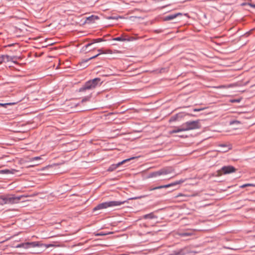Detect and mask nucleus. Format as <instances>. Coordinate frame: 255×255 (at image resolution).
<instances>
[{"label": "nucleus", "instance_id": "1", "mask_svg": "<svg viewBox=\"0 0 255 255\" xmlns=\"http://www.w3.org/2000/svg\"><path fill=\"white\" fill-rule=\"evenodd\" d=\"M24 196L23 195L20 196H15L13 195H7L0 197V205H2L6 204H16L19 202Z\"/></svg>", "mask_w": 255, "mask_h": 255}, {"label": "nucleus", "instance_id": "2", "mask_svg": "<svg viewBox=\"0 0 255 255\" xmlns=\"http://www.w3.org/2000/svg\"><path fill=\"white\" fill-rule=\"evenodd\" d=\"M126 202V201H111L106 202H104L98 205L96 207H95L94 208L93 210L97 211L99 210L107 209L108 208H112L114 207L120 206Z\"/></svg>", "mask_w": 255, "mask_h": 255}, {"label": "nucleus", "instance_id": "3", "mask_svg": "<svg viewBox=\"0 0 255 255\" xmlns=\"http://www.w3.org/2000/svg\"><path fill=\"white\" fill-rule=\"evenodd\" d=\"M183 131H187L199 129L201 125L199 120L194 121H189L185 123L181 126Z\"/></svg>", "mask_w": 255, "mask_h": 255}, {"label": "nucleus", "instance_id": "4", "mask_svg": "<svg viewBox=\"0 0 255 255\" xmlns=\"http://www.w3.org/2000/svg\"><path fill=\"white\" fill-rule=\"evenodd\" d=\"M236 171V169L232 166H225L221 169L218 170L216 173L213 174V176L219 177L223 174H227L233 173Z\"/></svg>", "mask_w": 255, "mask_h": 255}, {"label": "nucleus", "instance_id": "5", "mask_svg": "<svg viewBox=\"0 0 255 255\" xmlns=\"http://www.w3.org/2000/svg\"><path fill=\"white\" fill-rule=\"evenodd\" d=\"M100 81V79L97 78L87 82L84 86L81 88L80 91H84L86 90H90L95 88L98 83Z\"/></svg>", "mask_w": 255, "mask_h": 255}, {"label": "nucleus", "instance_id": "6", "mask_svg": "<svg viewBox=\"0 0 255 255\" xmlns=\"http://www.w3.org/2000/svg\"><path fill=\"white\" fill-rule=\"evenodd\" d=\"M0 63L2 62H6L9 61H12L14 63H16V60L18 59H21V57L18 56H10L7 55H3L0 56Z\"/></svg>", "mask_w": 255, "mask_h": 255}, {"label": "nucleus", "instance_id": "7", "mask_svg": "<svg viewBox=\"0 0 255 255\" xmlns=\"http://www.w3.org/2000/svg\"><path fill=\"white\" fill-rule=\"evenodd\" d=\"M184 181H185L184 180L180 179L178 181H175L173 183H170V184H168L167 185H161V186L155 187H154L152 188H149V190L150 191H152V190L162 189V188H168L170 187H172V186H176V185H177L179 184H181L183 183Z\"/></svg>", "mask_w": 255, "mask_h": 255}, {"label": "nucleus", "instance_id": "8", "mask_svg": "<svg viewBox=\"0 0 255 255\" xmlns=\"http://www.w3.org/2000/svg\"><path fill=\"white\" fill-rule=\"evenodd\" d=\"M136 157H131V158H128V159H125V160H123L121 162H119L117 164H112L108 168V171H113L115 170H116L118 167H119L120 165L126 163L128 161H129L132 159H133L134 158H135Z\"/></svg>", "mask_w": 255, "mask_h": 255}, {"label": "nucleus", "instance_id": "9", "mask_svg": "<svg viewBox=\"0 0 255 255\" xmlns=\"http://www.w3.org/2000/svg\"><path fill=\"white\" fill-rule=\"evenodd\" d=\"M161 175H167L174 171V169L171 167H165L160 170Z\"/></svg>", "mask_w": 255, "mask_h": 255}, {"label": "nucleus", "instance_id": "10", "mask_svg": "<svg viewBox=\"0 0 255 255\" xmlns=\"http://www.w3.org/2000/svg\"><path fill=\"white\" fill-rule=\"evenodd\" d=\"M27 243V247L28 248L30 247H41L42 245H40L39 242H30V243Z\"/></svg>", "mask_w": 255, "mask_h": 255}, {"label": "nucleus", "instance_id": "11", "mask_svg": "<svg viewBox=\"0 0 255 255\" xmlns=\"http://www.w3.org/2000/svg\"><path fill=\"white\" fill-rule=\"evenodd\" d=\"M182 14L181 13H178L176 14H171L165 17V19L166 20H170L176 18L178 15H181Z\"/></svg>", "mask_w": 255, "mask_h": 255}, {"label": "nucleus", "instance_id": "12", "mask_svg": "<svg viewBox=\"0 0 255 255\" xmlns=\"http://www.w3.org/2000/svg\"><path fill=\"white\" fill-rule=\"evenodd\" d=\"M180 131H183L182 127H176L174 129L169 131V133L171 134L174 133L179 132Z\"/></svg>", "mask_w": 255, "mask_h": 255}, {"label": "nucleus", "instance_id": "13", "mask_svg": "<svg viewBox=\"0 0 255 255\" xmlns=\"http://www.w3.org/2000/svg\"><path fill=\"white\" fill-rule=\"evenodd\" d=\"M179 197H181V199L179 200L180 201H186L187 200L188 196L186 195L179 194L178 195L175 197V198H177Z\"/></svg>", "mask_w": 255, "mask_h": 255}, {"label": "nucleus", "instance_id": "14", "mask_svg": "<svg viewBox=\"0 0 255 255\" xmlns=\"http://www.w3.org/2000/svg\"><path fill=\"white\" fill-rule=\"evenodd\" d=\"M15 170H8V169H4L0 171V173H4V174H13L14 173Z\"/></svg>", "mask_w": 255, "mask_h": 255}, {"label": "nucleus", "instance_id": "15", "mask_svg": "<svg viewBox=\"0 0 255 255\" xmlns=\"http://www.w3.org/2000/svg\"><path fill=\"white\" fill-rule=\"evenodd\" d=\"M161 175L160 170L150 174L149 177H155Z\"/></svg>", "mask_w": 255, "mask_h": 255}, {"label": "nucleus", "instance_id": "16", "mask_svg": "<svg viewBox=\"0 0 255 255\" xmlns=\"http://www.w3.org/2000/svg\"><path fill=\"white\" fill-rule=\"evenodd\" d=\"M104 40L102 38H98V39H95L93 40V42L91 43H88V44L85 45V47L87 48L89 47V46L91 45L94 43H97V42H100L102 41H103Z\"/></svg>", "mask_w": 255, "mask_h": 255}, {"label": "nucleus", "instance_id": "17", "mask_svg": "<svg viewBox=\"0 0 255 255\" xmlns=\"http://www.w3.org/2000/svg\"><path fill=\"white\" fill-rule=\"evenodd\" d=\"M99 19V17L96 15H92L87 18V20L90 22L94 21Z\"/></svg>", "mask_w": 255, "mask_h": 255}, {"label": "nucleus", "instance_id": "18", "mask_svg": "<svg viewBox=\"0 0 255 255\" xmlns=\"http://www.w3.org/2000/svg\"><path fill=\"white\" fill-rule=\"evenodd\" d=\"M143 218L144 219H148V218L152 219L154 218V215H153V213H150L148 214L145 215L143 216Z\"/></svg>", "mask_w": 255, "mask_h": 255}, {"label": "nucleus", "instance_id": "19", "mask_svg": "<svg viewBox=\"0 0 255 255\" xmlns=\"http://www.w3.org/2000/svg\"><path fill=\"white\" fill-rule=\"evenodd\" d=\"M17 248H25V249H27L28 248V247H27V243H23V244H19L16 247Z\"/></svg>", "mask_w": 255, "mask_h": 255}, {"label": "nucleus", "instance_id": "20", "mask_svg": "<svg viewBox=\"0 0 255 255\" xmlns=\"http://www.w3.org/2000/svg\"><path fill=\"white\" fill-rule=\"evenodd\" d=\"M248 186H253V187H255V184H250V183H248V184H244V185H242L240 186V188H245L246 187H248Z\"/></svg>", "mask_w": 255, "mask_h": 255}, {"label": "nucleus", "instance_id": "21", "mask_svg": "<svg viewBox=\"0 0 255 255\" xmlns=\"http://www.w3.org/2000/svg\"><path fill=\"white\" fill-rule=\"evenodd\" d=\"M192 235L193 234L192 233H183L180 234V235L182 237L190 236Z\"/></svg>", "mask_w": 255, "mask_h": 255}, {"label": "nucleus", "instance_id": "22", "mask_svg": "<svg viewBox=\"0 0 255 255\" xmlns=\"http://www.w3.org/2000/svg\"><path fill=\"white\" fill-rule=\"evenodd\" d=\"M13 104H14V103H5V104L0 103V106L6 107V105H13Z\"/></svg>", "mask_w": 255, "mask_h": 255}, {"label": "nucleus", "instance_id": "23", "mask_svg": "<svg viewBox=\"0 0 255 255\" xmlns=\"http://www.w3.org/2000/svg\"><path fill=\"white\" fill-rule=\"evenodd\" d=\"M100 55H101V53H99V54H98L96 55L95 56H93V57H90V58H89L88 59L86 60H85V62H88L89 60L94 59V58H95L97 57H98V56H99Z\"/></svg>", "mask_w": 255, "mask_h": 255}, {"label": "nucleus", "instance_id": "24", "mask_svg": "<svg viewBox=\"0 0 255 255\" xmlns=\"http://www.w3.org/2000/svg\"><path fill=\"white\" fill-rule=\"evenodd\" d=\"M113 40H116V41H124V40H125V39L122 38L121 37H118L115 38L113 39Z\"/></svg>", "mask_w": 255, "mask_h": 255}, {"label": "nucleus", "instance_id": "25", "mask_svg": "<svg viewBox=\"0 0 255 255\" xmlns=\"http://www.w3.org/2000/svg\"><path fill=\"white\" fill-rule=\"evenodd\" d=\"M41 158L40 156L34 157L31 159V161L37 160L41 159Z\"/></svg>", "mask_w": 255, "mask_h": 255}, {"label": "nucleus", "instance_id": "26", "mask_svg": "<svg viewBox=\"0 0 255 255\" xmlns=\"http://www.w3.org/2000/svg\"><path fill=\"white\" fill-rule=\"evenodd\" d=\"M102 53L103 54H112V50H111L110 49H108V50H106V51H105L104 52H103Z\"/></svg>", "mask_w": 255, "mask_h": 255}, {"label": "nucleus", "instance_id": "27", "mask_svg": "<svg viewBox=\"0 0 255 255\" xmlns=\"http://www.w3.org/2000/svg\"><path fill=\"white\" fill-rule=\"evenodd\" d=\"M147 196L146 195H143V196H141L140 197H133V198H132L131 199H140L141 198H144V197H146Z\"/></svg>", "mask_w": 255, "mask_h": 255}, {"label": "nucleus", "instance_id": "28", "mask_svg": "<svg viewBox=\"0 0 255 255\" xmlns=\"http://www.w3.org/2000/svg\"><path fill=\"white\" fill-rule=\"evenodd\" d=\"M42 246H44L45 248H48L50 247H53V246H54V245H53L52 244H48V245L45 244V245H42Z\"/></svg>", "mask_w": 255, "mask_h": 255}, {"label": "nucleus", "instance_id": "29", "mask_svg": "<svg viewBox=\"0 0 255 255\" xmlns=\"http://www.w3.org/2000/svg\"><path fill=\"white\" fill-rule=\"evenodd\" d=\"M231 87V85H228V86L222 85V86H219V88H229Z\"/></svg>", "mask_w": 255, "mask_h": 255}, {"label": "nucleus", "instance_id": "30", "mask_svg": "<svg viewBox=\"0 0 255 255\" xmlns=\"http://www.w3.org/2000/svg\"><path fill=\"white\" fill-rule=\"evenodd\" d=\"M240 99H236V100H232L230 101V102L231 103H235V102H237V103H239L240 102Z\"/></svg>", "mask_w": 255, "mask_h": 255}, {"label": "nucleus", "instance_id": "31", "mask_svg": "<svg viewBox=\"0 0 255 255\" xmlns=\"http://www.w3.org/2000/svg\"><path fill=\"white\" fill-rule=\"evenodd\" d=\"M176 120V117H172L170 120H169V122H173V121H175Z\"/></svg>", "mask_w": 255, "mask_h": 255}, {"label": "nucleus", "instance_id": "32", "mask_svg": "<svg viewBox=\"0 0 255 255\" xmlns=\"http://www.w3.org/2000/svg\"><path fill=\"white\" fill-rule=\"evenodd\" d=\"M204 109V108H203V109H194L193 110V111L194 112H199V111H202V110H203Z\"/></svg>", "mask_w": 255, "mask_h": 255}, {"label": "nucleus", "instance_id": "33", "mask_svg": "<svg viewBox=\"0 0 255 255\" xmlns=\"http://www.w3.org/2000/svg\"><path fill=\"white\" fill-rule=\"evenodd\" d=\"M98 51L100 52L99 53H101V54H103V52H104V51H103L102 49H99Z\"/></svg>", "mask_w": 255, "mask_h": 255}, {"label": "nucleus", "instance_id": "34", "mask_svg": "<svg viewBox=\"0 0 255 255\" xmlns=\"http://www.w3.org/2000/svg\"><path fill=\"white\" fill-rule=\"evenodd\" d=\"M251 6L253 7H255V4H251Z\"/></svg>", "mask_w": 255, "mask_h": 255}, {"label": "nucleus", "instance_id": "35", "mask_svg": "<svg viewBox=\"0 0 255 255\" xmlns=\"http://www.w3.org/2000/svg\"><path fill=\"white\" fill-rule=\"evenodd\" d=\"M227 151V150H223V152H226V151Z\"/></svg>", "mask_w": 255, "mask_h": 255}, {"label": "nucleus", "instance_id": "36", "mask_svg": "<svg viewBox=\"0 0 255 255\" xmlns=\"http://www.w3.org/2000/svg\"><path fill=\"white\" fill-rule=\"evenodd\" d=\"M112 19H117V18H112Z\"/></svg>", "mask_w": 255, "mask_h": 255}, {"label": "nucleus", "instance_id": "37", "mask_svg": "<svg viewBox=\"0 0 255 255\" xmlns=\"http://www.w3.org/2000/svg\"><path fill=\"white\" fill-rule=\"evenodd\" d=\"M179 255V253H178V254L177 255Z\"/></svg>", "mask_w": 255, "mask_h": 255}, {"label": "nucleus", "instance_id": "38", "mask_svg": "<svg viewBox=\"0 0 255 255\" xmlns=\"http://www.w3.org/2000/svg\"><path fill=\"white\" fill-rule=\"evenodd\" d=\"M0 60H1V59H0Z\"/></svg>", "mask_w": 255, "mask_h": 255}]
</instances>
